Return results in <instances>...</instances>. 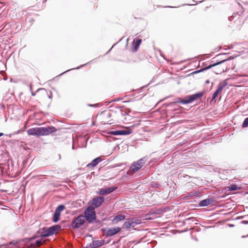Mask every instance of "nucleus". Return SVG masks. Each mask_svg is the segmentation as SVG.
I'll return each instance as SVG.
<instances>
[{
  "mask_svg": "<svg viewBox=\"0 0 248 248\" xmlns=\"http://www.w3.org/2000/svg\"><path fill=\"white\" fill-rule=\"evenodd\" d=\"M162 56L163 57V58H164V59H165V57H164V56Z\"/></svg>",
  "mask_w": 248,
  "mask_h": 248,
  "instance_id": "e2e57ef3",
  "label": "nucleus"
},
{
  "mask_svg": "<svg viewBox=\"0 0 248 248\" xmlns=\"http://www.w3.org/2000/svg\"><path fill=\"white\" fill-rule=\"evenodd\" d=\"M228 226L230 227H233L234 225L233 224H229L228 225Z\"/></svg>",
  "mask_w": 248,
  "mask_h": 248,
  "instance_id": "09e8293b",
  "label": "nucleus"
},
{
  "mask_svg": "<svg viewBox=\"0 0 248 248\" xmlns=\"http://www.w3.org/2000/svg\"><path fill=\"white\" fill-rule=\"evenodd\" d=\"M101 105H102L100 103H96V104H87L88 106L90 107H93V108L99 107L101 106Z\"/></svg>",
  "mask_w": 248,
  "mask_h": 248,
  "instance_id": "473e14b6",
  "label": "nucleus"
},
{
  "mask_svg": "<svg viewBox=\"0 0 248 248\" xmlns=\"http://www.w3.org/2000/svg\"><path fill=\"white\" fill-rule=\"evenodd\" d=\"M117 186H113L105 188H101L99 189V191L97 192V193L100 195H108L117 189Z\"/></svg>",
  "mask_w": 248,
  "mask_h": 248,
  "instance_id": "9b49d317",
  "label": "nucleus"
},
{
  "mask_svg": "<svg viewBox=\"0 0 248 248\" xmlns=\"http://www.w3.org/2000/svg\"><path fill=\"white\" fill-rule=\"evenodd\" d=\"M65 206L63 204H60L56 208L55 212H57L58 213L61 214V212L65 209Z\"/></svg>",
  "mask_w": 248,
  "mask_h": 248,
  "instance_id": "393cba45",
  "label": "nucleus"
},
{
  "mask_svg": "<svg viewBox=\"0 0 248 248\" xmlns=\"http://www.w3.org/2000/svg\"><path fill=\"white\" fill-rule=\"evenodd\" d=\"M124 108V106H120V107H118V108L120 109V111H121V115L123 116H126V115H128V113L126 111H124V110H121V108Z\"/></svg>",
  "mask_w": 248,
  "mask_h": 248,
  "instance_id": "7c9ffc66",
  "label": "nucleus"
},
{
  "mask_svg": "<svg viewBox=\"0 0 248 248\" xmlns=\"http://www.w3.org/2000/svg\"><path fill=\"white\" fill-rule=\"evenodd\" d=\"M148 158L149 157L147 156H145L137 161L134 162L130 167L131 170L134 172H137L144 166Z\"/></svg>",
  "mask_w": 248,
  "mask_h": 248,
  "instance_id": "20e7f679",
  "label": "nucleus"
},
{
  "mask_svg": "<svg viewBox=\"0 0 248 248\" xmlns=\"http://www.w3.org/2000/svg\"><path fill=\"white\" fill-rule=\"evenodd\" d=\"M40 90H45V89H37V90L36 91V92H37L38 91H39Z\"/></svg>",
  "mask_w": 248,
  "mask_h": 248,
  "instance_id": "13d9d810",
  "label": "nucleus"
},
{
  "mask_svg": "<svg viewBox=\"0 0 248 248\" xmlns=\"http://www.w3.org/2000/svg\"><path fill=\"white\" fill-rule=\"evenodd\" d=\"M148 86V84L146 85H145V86H143L141 87L140 89V91L142 90V89H144L145 88H146Z\"/></svg>",
  "mask_w": 248,
  "mask_h": 248,
  "instance_id": "c03bdc74",
  "label": "nucleus"
},
{
  "mask_svg": "<svg viewBox=\"0 0 248 248\" xmlns=\"http://www.w3.org/2000/svg\"><path fill=\"white\" fill-rule=\"evenodd\" d=\"M41 232L37 233V231L31 237H26L23 239V242L26 244L28 245V242H31L34 240L41 238Z\"/></svg>",
  "mask_w": 248,
  "mask_h": 248,
  "instance_id": "4468645a",
  "label": "nucleus"
},
{
  "mask_svg": "<svg viewBox=\"0 0 248 248\" xmlns=\"http://www.w3.org/2000/svg\"><path fill=\"white\" fill-rule=\"evenodd\" d=\"M168 97H169V96L166 97H165L164 99H163L162 100H160V101H159V102H161V101H162L164 100L165 99H166V98H168Z\"/></svg>",
  "mask_w": 248,
  "mask_h": 248,
  "instance_id": "8fccbe9b",
  "label": "nucleus"
},
{
  "mask_svg": "<svg viewBox=\"0 0 248 248\" xmlns=\"http://www.w3.org/2000/svg\"><path fill=\"white\" fill-rule=\"evenodd\" d=\"M43 127H34L28 130L27 133L29 135L35 136H43Z\"/></svg>",
  "mask_w": 248,
  "mask_h": 248,
  "instance_id": "6e6552de",
  "label": "nucleus"
},
{
  "mask_svg": "<svg viewBox=\"0 0 248 248\" xmlns=\"http://www.w3.org/2000/svg\"><path fill=\"white\" fill-rule=\"evenodd\" d=\"M121 100V98H117V99H113V100H112L111 101V102L118 101H120V100Z\"/></svg>",
  "mask_w": 248,
  "mask_h": 248,
  "instance_id": "a19ab883",
  "label": "nucleus"
},
{
  "mask_svg": "<svg viewBox=\"0 0 248 248\" xmlns=\"http://www.w3.org/2000/svg\"><path fill=\"white\" fill-rule=\"evenodd\" d=\"M236 57V56H231L229 57L228 58H227L226 59H224L222 61H220V62H223V63H224L225 62L233 60Z\"/></svg>",
  "mask_w": 248,
  "mask_h": 248,
  "instance_id": "2f4dec72",
  "label": "nucleus"
},
{
  "mask_svg": "<svg viewBox=\"0 0 248 248\" xmlns=\"http://www.w3.org/2000/svg\"><path fill=\"white\" fill-rule=\"evenodd\" d=\"M125 218L124 215L120 214L115 216L113 219L112 220V223L113 224H116L118 222L124 220Z\"/></svg>",
  "mask_w": 248,
  "mask_h": 248,
  "instance_id": "a211bd4d",
  "label": "nucleus"
},
{
  "mask_svg": "<svg viewBox=\"0 0 248 248\" xmlns=\"http://www.w3.org/2000/svg\"><path fill=\"white\" fill-rule=\"evenodd\" d=\"M228 85V82L226 79L220 82L217 86V90L221 93L223 89Z\"/></svg>",
  "mask_w": 248,
  "mask_h": 248,
  "instance_id": "6ab92c4d",
  "label": "nucleus"
},
{
  "mask_svg": "<svg viewBox=\"0 0 248 248\" xmlns=\"http://www.w3.org/2000/svg\"><path fill=\"white\" fill-rule=\"evenodd\" d=\"M215 202V198L213 197L208 198L201 201L199 202V207L207 206L209 205L212 204Z\"/></svg>",
  "mask_w": 248,
  "mask_h": 248,
  "instance_id": "ddd939ff",
  "label": "nucleus"
},
{
  "mask_svg": "<svg viewBox=\"0 0 248 248\" xmlns=\"http://www.w3.org/2000/svg\"><path fill=\"white\" fill-rule=\"evenodd\" d=\"M61 229V226L55 224L49 227H43L37 231V233L41 232L40 236L42 238L51 236Z\"/></svg>",
  "mask_w": 248,
  "mask_h": 248,
  "instance_id": "f257e3e1",
  "label": "nucleus"
},
{
  "mask_svg": "<svg viewBox=\"0 0 248 248\" xmlns=\"http://www.w3.org/2000/svg\"><path fill=\"white\" fill-rule=\"evenodd\" d=\"M50 93V94L49 95H48V97L49 98V99H52V93H51V92H49Z\"/></svg>",
  "mask_w": 248,
  "mask_h": 248,
  "instance_id": "a18cd8bd",
  "label": "nucleus"
},
{
  "mask_svg": "<svg viewBox=\"0 0 248 248\" xmlns=\"http://www.w3.org/2000/svg\"><path fill=\"white\" fill-rule=\"evenodd\" d=\"M240 15L238 14V12L233 13V15L228 17V19L230 21H232L235 18H239Z\"/></svg>",
  "mask_w": 248,
  "mask_h": 248,
  "instance_id": "bb28decb",
  "label": "nucleus"
},
{
  "mask_svg": "<svg viewBox=\"0 0 248 248\" xmlns=\"http://www.w3.org/2000/svg\"><path fill=\"white\" fill-rule=\"evenodd\" d=\"M248 234L247 235H243V236H242V238H245V237H248Z\"/></svg>",
  "mask_w": 248,
  "mask_h": 248,
  "instance_id": "864d4df0",
  "label": "nucleus"
},
{
  "mask_svg": "<svg viewBox=\"0 0 248 248\" xmlns=\"http://www.w3.org/2000/svg\"><path fill=\"white\" fill-rule=\"evenodd\" d=\"M103 160L101 156L97 157L93 159L91 163L87 165L86 167L89 168H93L96 167L99 163Z\"/></svg>",
  "mask_w": 248,
  "mask_h": 248,
  "instance_id": "2eb2a0df",
  "label": "nucleus"
},
{
  "mask_svg": "<svg viewBox=\"0 0 248 248\" xmlns=\"http://www.w3.org/2000/svg\"><path fill=\"white\" fill-rule=\"evenodd\" d=\"M4 135L3 133L0 132V137L3 136Z\"/></svg>",
  "mask_w": 248,
  "mask_h": 248,
  "instance_id": "6e6d98bb",
  "label": "nucleus"
},
{
  "mask_svg": "<svg viewBox=\"0 0 248 248\" xmlns=\"http://www.w3.org/2000/svg\"><path fill=\"white\" fill-rule=\"evenodd\" d=\"M209 82H210L209 80H206L205 81V83H206V84L209 83Z\"/></svg>",
  "mask_w": 248,
  "mask_h": 248,
  "instance_id": "3c124183",
  "label": "nucleus"
},
{
  "mask_svg": "<svg viewBox=\"0 0 248 248\" xmlns=\"http://www.w3.org/2000/svg\"><path fill=\"white\" fill-rule=\"evenodd\" d=\"M111 117V114L110 113H108L107 114V117L109 118Z\"/></svg>",
  "mask_w": 248,
  "mask_h": 248,
  "instance_id": "49530a36",
  "label": "nucleus"
},
{
  "mask_svg": "<svg viewBox=\"0 0 248 248\" xmlns=\"http://www.w3.org/2000/svg\"><path fill=\"white\" fill-rule=\"evenodd\" d=\"M227 188L229 191H233L236 190H239L241 189V187L238 186L236 184H232L227 186Z\"/></svg>",
  "mask_w": 248,
  "mask_h": 248,
  "instance_id": "4be33fe9",
  "label": "nucleus"
},
{
  "mask_svg": "<svg viewBox=\"0 0 248 248\" xmlns=\"http://www.w3.org/2000/svg\"><path fill=\"white\" fill-rule=\"evenodd\" d=\"M131 222L133 223V227L136 225L140 224L141 223V219L136 218H130Z\"/></svg>",
  "mask_w": 248,
  "mask_h": 248,
  "instance_id": "a878e982",
  "label": "nucleus"
},
{
  "mask_svg": "<svg viewBox=\"0 0 248 248\" xmlns=\"http://www.w3.org/2000/svg\"><path fill=\"white\" fill-rule=\"evenodd\" d=\"M236 219H241V217H237V218H236Z\"/></svg>",
  "mask_w": 248,
  "mask_h": 248,
  "instance_id": "bf43d9fd",
  "label": "nucleus"
},
{
  "mask_svg": "<svg viewBox=\"0 0 248 248\" xmlns=\"http://www.w3.org/2000/svg\"><path fill=\"white\" fill-rule=\"evenodd\" d=\"M111 101H109V102H106V105H108V104H109V103H111Z\"/></svg>",
  "mask_w": 248,
  "mask_h": 248,
  "instance_id": "5fc2aeb1",
  "label": "nucleus"
},
{
  "mask_svg": "<svg viewBox=\"0 0 248 248\" xmlns=\"http://www.w3.org/2000/svg\"><path fill=\"white\" fill-rule=\"evenodd\" d=\"M30 90L31 91V94L32 96H35V93H34L32 91V87L31 85H30Z\"/></svg>",
  "mask_w": 248,
  "mask_h": 248,
  "instance_id": "58836bf2",
  "label": "nucleus"
},
{
  "mask_svg": "<svg viewBox=\"0 0 248 248\" xmlns=\"http://www.w3.org/2000/svg\"><path fill=\"white\" fill-rule=\"evenodd\" d=\"M104 243V240L93 241L92 243L82 248H97L103 246Z\"/></svg>",
  "mask_w": 248,
  "mask_h": 248,
  "instance_id": "f8f14e48",
  "label": "nucleus"
},
{
  "mask_svg": "<svg viewBox=\"0 0 248 248\" xmlns=\"http://www.w3.org/2000/svg\"><path fill=\"white\" fill-rule=\"evenodd\" d=\"M228 53H223V54H219L217 55V56H222V55H227Z\"/></svg>",
  "mask_w": 248,
  "mask_h": 248,
  "instance_id": "de8ad7c7",
  "label": "nucleus"
},
{
  "mask_svg": "<svg viewBox=\"0 0 248 248\" xmlns=\"http://www.w3.org/2000/svg\"><path fill=\"white\" fill-rule=\"evenodd\" d=\"M204 91L197 92L195 93L186 96L184 99H181L180 97H178L177 102L178 103L182 104H190L194 101L202 98V97L204 95Z\"/></svg>",
  "mask_w": 248,
  "mask_h": 248,
  "instance_id": "f03ea898",
  "label": "nucleus"
},
{
  "mask_svg": "<svg viewBox=\"0 0 248 248\" xmlns=\"http://www.w3.org/2000/svg\"><path fill=\"white\" fill-rule=\"evenodd\" d=\"M141 42H142V40L140 38H135L133 40L132 43V48L133 52L137 51Z\"/></svg>",
  "mask_w": 248,
  "mask_h": 248,
  "instance_id": "dca6fc26",
  "label": "nucleus"
},
{
  "mask_svg": "<svg viewBox=\"0 0 248 248\" xmlns=\"http://www.w3.org/2000/svg\"><path fill=\"white\" fill-rule=\"evenodd\" d=\"M85 222V220L83 218L82 214L79 215L73 218L70 226L73 229H78L81 227Z\"/></svg>",
  "mask_w": 248,
  "mask_h": 248,
  "instance_id": "39448f33",
  "label": "nucleus"
},
{
  "mask_svg": "<svg viewBox=\"0 0 248 248\" xmlns=\"http://www.w3.org/2000/svg\"><path fill=\"white\" fill-rule=\"evenodd\" d=\"M132 132L131 127H128L124 129L110 131L108 134L113 136H127L131 134Z\"/></svg>",
  "mask_w": 248,
  "mask_h": 248,
  "instance_id": "423d86ee",
  "label": "nucleus"
},
{
  "mask_svg": "<svg viewBox=\"0 0 248 248\" xmlns=\"http://www.w3.org/2000/svg\"><path fill=\"white\" fill-rule=\"evenodd\" d=\"M43 136L48 135L57 131V128L54 126L43 127Z\"/></svg>",
  "mask_w": 248,
  "mask_h": 248,
  "instance_id": "f3484780",
  "label": "nucleus"
},
{
  "mask_svg": "<svg viewBox=\"0 0 248 248\" xmlns=\"http://www.w3.org/2000/svg\"><path fill=\"white\" fill-rule=\"evenodd\" d=\"M83 218L85 221L89 224L94 223L96 218L95 211L94 207L93 206H89L84 210L83 214H82Z\"/></svg>",
  "mask_w": 248,
  "mask_h": 248,
  "instance_id": "7ed1b4c3",
  "label": "nucleus"
},
{
  "mask_svg": "<svg viewBox=\"0 0 248 248\" xmlns=\"http://www.w3.org/2000/svg\"><path fill=\"white\" fill-rule=\"evenodd\" d=\"M177 98L175 99V100L173 101V102H170V103H165L163 104V106L165 107H169V106H171L173 105H174L175 104L178 103L177 102Z\"/></svg>",
  "mask_w": 248,
  "mask_h": 248,
  "instance_id": "c756f323",
  "label": "nucleus"
},
{
  "mask_svg": "<svg viewBox=\"0 0 248 248\" xmlns=\"http://www.w3.org/2000/svg\"><path fill=\"white\" fill-rule=\"evenodd\" d=\"M92 62V61L85 63V64H82V65H81L80 66H78L76 68H71V69H68V70H67L66 71H64V72L62 73L60 75V76H61L65 73H66V72H69L71 70H74V69H80L81 67H84L85 66V65H88V64H89L90 63H91V62Z\"/></svg>",
  "mask_w": 248,
  "mask_h": 248,
  "instance_id": "b1692460",
  "label": "nucleus"
},
{
  "mask_svg": "<svg viewBox=\"0 0 248 248\" xmlns=\"http://www.w3.org/2000/svg\"><path fill=\"white\" fill-rule=\"evenodd\" d=\"M121 230L122 228L119 227H114L109 228H106L102 229V232L106 237H110L117 234Z\"/></svg>",
  "mask_w": 248,
  "mask_h": 248,
  "instance_id": "0eeeda50",
  "label": "nucleus"
},
{
  "mask_svg": "<svg viewBox=\"0 0 248 248\" xmlns=\"http://www.w3.org/2000/svg\"><path fill=\"white\" fill-rule=\"evenodd\" d=\"M152 187H155L159 188L160 186V184L158 182H154L151 184Z\"/></svg>",
  "mask_w": 248,
  "mask_h": 248,
  "instance_id": "72a5a7b5",
  "label": "nucleus"
},
{
  "mask_svg": "<svg viewBox=\"0 0 248 248\" xmlns=\"http://www.w3.org/2000/svg\"><path fill=\"white\" fill-rule=\"evenodd\" d=\"M72 149H73V150L74 149V146L73 145H72Z\"/></svg>",
  "mask_w": 248,
  "mask_h": 248,
  "instance_id": "052dcab7",
  "label": "nucleus"
},
{
  "mask_svg": "<svg viewBox=\"0 0 248 248\" xmlns=\"http://www.w3.org/2000/svg\"><path fill=\"white\" fill-rule=\"evenodd\" d=\"M46 241L44 239L40 238L31 242H28V245L30 248H36L45 244Z\"/></svg>",
  "mask_w": 248,
  "mask_h": 248,
  "instance_id": "1a4fd4ad",
  "label": "nucleus"
},
{
  "mask_svg": "<svg viewBox=\"0 0 248 248\" xmlns=\"http://www.w3.org/2000/svg\"><path fill=\"white\" fill-rule=\"evenodd\" d=\"M61 214L54 211L53 215L52 221L54 223L58 222L60 219Z\"/></svg>",
  "mask_w": 248,
  "mask_h": 248,
  "instance_id": "5701e85b",
  "label": "nucleus"
},
{
  "mask_svg": "<svg viewBox=\"0 0 248 248\" xmlns=\"http://www.w3.org/2000/svg\"><path fill=\"white\" fill-rule=\"evenodd\" d=\"M222 63H223V62L218 61L216 62H215L214 63L210 64L208 66H206V67H205L204 68H202V69L203 70V71H204L207 70L208 69H211V68H212L213 67H215L216 66H217V65L222 64Z\"/></svg>",
  "mask_w": 248,
  "mask_h": 248,
  "instance_id": "412c9836",
  "label": "nucleus"
},
{
  "mask_svg": "<svg viewBox=\"0 0 248 248\" xmlns=\"http://www.w3.org/2000/svg\"><path fill=\"white\" fill-rule=\"evenodd\" d=\"M241 223L243 224H248V220H242Z\"/></svg>",
  "mask_w": 248,
  "mask_h": 248,
  "instance_id": "ea45409f",
  "label": "nucleus"
},
{
  "mask_svg": "<svg viewBox=\"0 0 248 248\" xmlns=\"http://www.w3.org/2000/svg\"><path fill=\"white\" fill-rule=\"evenodd\" d=\"M203 71V70H202V68H201L200 70L194 71L192 73H190L188 76H190L191 75L196 74L202 72Z\"/></svg>",
  "mask_w": 248,
  "mask_h": 248,
  "instance_id": "f704fd0d",
  "label": "nucleus"
},
{
  "mask_svg": "<svg viewBox=\"0 0 248 248\" xmlns=\"http://www.w3.org/2000/svg\"><path fill=\"white\" fill-rule=\"evenodd\" d=\"M105 202V198L103 196H98L92 199L91 202L92 206L95 208H97L100 206Z\"/></svg>",
  "mask_w": 248,
  "mask_h": 248,
  "instance_id": "9d476101",
  "label": "nucleus"
},
{
  "mask_svg": "<svg viewBox=\"0 0 248 248\" xmlns=\"http://www.w3.org/2000/svg\"><path fill=\"white\" fill-rule=\"evenodd\" d=\"M11 136H12V134H9V136L10 137H11Z\"/></svg>",
  "mask_w": 248,
  "mask_h": 248,
  "instance_id": "680f3d73",
  "label": "nucleus"
},
{
  "mask_svg": "<svg viewBox=\"0 0 248 248\" xmlns=\"http://www.w3.org/2000/svg\"><path fill=\"white\" fill-rule=\"evenodd\" d=\"M94 222L95 223L97 226H100L102 223V221L100 220H97L96 219L95 221Z\"/></svg>",
  "mask_w": 248,
  "mask_h": 248,
  "instance_id": "c9c22d12",
  "label": "nucleus"
},
{
  "mask_svg": "<svg viewBox=\"0 0 248 248\" xmlns=\"http://www.w3.org/2000/svg\"><path fill=\"white\" fill-rule=\"evenodd\" d=\"M247 127H248V117L244 119L242 124V127L243 128Z\"/></svg>",
  "mask_w": 248,
  "mask_h": 248,
  "instance_id": "c85d7f7f",
  "label": "nucleus"
},
{
  "mask_svg": "<svg viewBox=\"0 0 248 248\" xmlns=\"http://www.w3.org/2000/svg\"><path fill=\"white\" fill-rule=\"evenodd\" d=\"M20 132H21V130H18V131H17L16 134L20 133Z\"/></svg>",
  "mask_w": 248,
  "mask_h": 248,
  "instance_id": "4d7b16f0",
  "label": "nucleus"
},
{
  "mask_svg": "<svg viewBox=\"0 0 248 248\" xmlns=\"http://www.w3.org/2000/svg\"><path fill=\"white\" fill-rule=\"evenodd\" d=\"M241 218L248 219V215L241 216Z\"/></svg>",
  "mask_w": 248,
  "mask_h": 248,
  "instance_id": "79ce46f5",
  "label": "nucleus"
},
{
  "mask_svg": "<svg viewBox=\"0 0 248 248\" xmlns=\"http://www.w3.org/2000/svg\"><path fill=\"white\" fill-rule=\"evenodd\" d=\"M186 220L187 221H194L195 220H197L195 217H189V218H187L186 219Z\"/></svg>",
  "mask_w": 248,
  "mask_h": 248,
  "instance_id": "e433bc0d",
  "label": "nucleus"
},
{
  "mask_svg": "<svg viewBox=\"0 0 248 248\" xmlns=\"http://www.w3.org/2000/svg\"><path fill=\"white\" fill-rule=\"evenodd\" d=\"M219 93H220L219 91H218L217 90H216L212 95V97L211 101L215 100L216 99V98L217 97V96L218 95Z\"/></svg>",
  "mask_w": 248,
  "mask_h": 248,
  "instance_id": "cd10ccee",
  "label": "nucleus"
},
{
  "mask_svg": "<svg viewBox=\"0 0 248 248\" xmlns=\"http://www.w3.org/2000/svg\"><path fill=\"white\" fill-rule=\"evenodd\" d=\"M113 46H112L111 47V48H110V49H109V50H108V51L106 53V54H108V53H109V51L111 50V49H112V48L113 47Z\"/></svg>",
  "mask_w": 248,
  "mask_h": 248,
  "instance_id": "603ef678",
  "label": "nucleus"
},
{
  "mask_svg": "<svg viewBox=\"0 0 248 248\" xmlns=\"http://www.w3.org/2000/svg\"><path fill=\"white\" fill-rule=\"evenodd\" d=\"M18 244V242L17 241H13L11 242L9 244L10 245H16Z\"/></svg>",
  "mask_w": 248,
  "mask_h": 248,
  "instance_id": "4c0bfd02",
  "label": "nucleus"
},
{
  "mask_svg": "<svg viewBox=\"0 0 248 248\" xmlns=\"http://www.w3.org/2000/svg\"><path fill=\"white\" fill-rule=\"evenodd\" d=\"M224 72V70H223L222 71H218V72H215V73L216 74H221L222 72Z\"/></svg>",
  "mask_w": 248,
  "mask_h": 248,
  "instance_id": "37998d69",
  "label": "nucleus"
},
{
  "mask_svg": "<svg viewBox=\"0 0 248 248\" xmlns=\"http://www.w3.org/2000/svg\"><path fill=\"white\" fill-rule=\"evenodd\" d=\"M127 221H125L122 227V229H129L133 226V223L131 222L130 218L127 219Z\"/></svg>",
  "mask_w": 248,
  "mask_h": 248,
  "instance_id": "aec40b11",
  "label": "nucleus"
}]
</instances>
